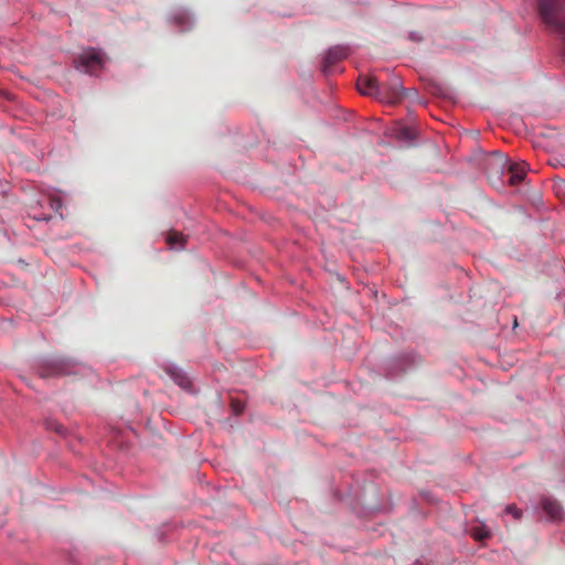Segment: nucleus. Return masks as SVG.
Listing matches in <instances>:
<instances>
[{
  "instance_id": "nucleus-1",
  "label": "nucleus",
  "mask_w": 565,
  "mask_h": 565,
  "mask_svg": "<svg viewBox=\"0 0 565 565\" xmlns=\"http://www.w3.org/2000/svg\"><path fill=\"white\" fill-rule=\"evenodd\" d=\"M539 13L550 29L565 34V7L563 2H539Z\"/></svg>"
},
{
  "instance_id": "nucleus-2",
  "label": "nucleus",
  "mask_w": 565,
  "mask_h": 565,
  "mask_svg": "<svg viewBox=\"0 0 565 565\" xmlns=\"http://www.w3.org/2000/svg\"><path fill=\"white\" fill-rule=\"evenodd\" d=\"M103 65V55L95 49L84 50L76 60V67L83 70L85 73H94L102 68Z\"/></svg>"
},
{
  "instance_id": "nucleus-3",
  "label": "nucleus",
  "mask_w": 565,
  "mask_h": 565,
  "mask_svg": "<svg viewBox=\"0 0 565 565\" xmlns=\"http://www.w3.org/2000/svg\"><path fill=\"white\" fill-rule=\"evenodd\" d=\"M404 95L405 93L399 79L393 78L390 83H381L380 93L376 99L390 104H396L404 98Z\"/></svg>"
},
{
  "instance_id": "nucleus-4",
  "label": "nucleus",
  "mask_w": 565,
  "mask_h": 565,
  "mask_svg": "<svg viewBox=\"0 0 565 565\" xmlns=\"http://www.w3.org/2000/svg\"><path fill=\"white\" fill-rule=\"evenodd\" d=\"M356 87L361 94L377 98L381 83L371 75L360 76L356 81Z\"/></svg>"
},
{
  "instance_id": "nucleus-5",
  "label": "nucleus",
  "mask_w": 565,
  "mask_h": 565,
  "mask_svg": "<svg viewBox=\"0 0 565 565\" xmlns=\"http://www.w3.org/2000/svg\"><path fill=\"white\" fill-rule=\"evenodd\" d=\"M348 55V49L344 46H333L328 50L324 56L323 72H329V68L335 63L344 60Z\"/></svg>"
},
{
  "instance_id": "nucleus-6",
  "label": "nucleus",
  "mask_w": 565,
  "mask_h": 565,
  "mask_svg": "<svg viewBox=\"0 0 565 565\" xmlns=\"http://www.w3.org/2000/svg\"><path fill=\"white\" fill-rule=\"evenodd\" d=\"M542 508H543L545 514L552 521H558L563 518V509H562L561 504L553 499H548V498L543 499Z\"/></svg>"
},
{
  "instance_id": "nucleus-7",
  "label": "nucleus",
  "mask_w": 565,
  "mask_h": 565,
  "mask_svg": "<svg viewBox=\"0 0 565 565\" xmlns=\"http://www.w3.org/2000/svg\"><path fill=\"white\" fill-rule=\"evenodd\" d=\"M164 371L169 377L183 390H189L191 387L190 379L183 373L181 369L175 366H166Z\"/></svg>"
},
{
  "instance_id": "nucleus-8",
  "label": "nucleus",
  "mask_w": 565,
  "mask_h": 565,
  "mask_svg": "<svg viewBox=\"0 0 565 565\" xmlns=\"http://www.w3.org/2000/svg\"><path fill=\"white\" fill-rule=\"evenodd\" d=\"M510 179L509 182L512 185L520 183L526 173V164L525 163H513L509 166Z\"/></svg>"
},
{
  "instance_id": "nucleus-9",
  "label": "nucleus",
  "mask_w": 565,
  "mask_h": 565,
  "mask_svg": "<svg viewBox=\"0 0 565 565\" xmlns=\"http://www.w3.org/2000/svg\"><path fill=\"white\" fill-rule=\"evenodd\" d=\"M166 242L172 248L182 249L185 247L186 236L172 230L167 234Z\"/></svg>"
},
{
  "instance_id": "nucleus-10",
  "label": "nucleus",
  "mask_w": 565,
  "mask_h": 565,
  "mask_svg": "<svg viewBox=\"0 0 565 565\" xmlns=\"http://www.w3.org/2000/svg\"><path fill=\"white\" fill-rule=\"evenodd\" d=\"M471 535L476 541H483L490 536L489 531L484 526H476L471 530Z\"/></svg>"
},
{
  "instance_id": "nucleus-11",
  "label": "nucleus",
  "mask_w": 565,
  "mask_h": 565,
  "mask_svg": "<svg viewBox=\"0 0 565 565\" xmlns=\"http://www.w3.org/2000/svg\"><path fill=\"white\" fill-rule=\"evenodd\" d=\"M505 161L501 157L491 158L487 161V166L500 170L504 167Z\"/></svg>"
},
{
  "instance_id": "nucleus-12",
  "label": "nucleus",
  "mask_w": 565,
  "mask_h": 565,
  "mask_svg": "<svg viewBox=\"0 0 565 565\" xmlns=\"http://www.w3.org/2000/svg\"><path fill=\"white\" fill-rule=\"evenodd\" d=\"M413 136H414V132L408 127H403L398 130V138H401V139L409 140L413 138Z\"/></svg>"
},
{
  "instance_id": "nucleus-13",
  "label": "nucleus",
  "mask_w": 565,
  "mask_h": 565,
  "mask_svg": "<svg viewBox=\"0 0 565 565\" xmlns=\"http://www.w3.org/2000/svg\"><path fill=\"white\" fill-rule=\"evenodd\" d=\"M509 514H512L515 519H520L521 518V510H519L515 505L511 504V505H508L507 507V510H505Z\"/></svg>"
},
{
  "instance_id": "nucleus-14",
  "label": "nucleus",
  "mask_w": 565,
  "mask_h": 565,
  "mask_svg": "<svg viewBox=\"0 0 565 565\" xmlns=\"http://www.w3.org/2000/svg\"><path fill=\"white\" fill-rule=\"evenodd\" d=\"M233 409L236 414L243 411V405L238 402H232Z\"/></svg>"
}]
</instances>
